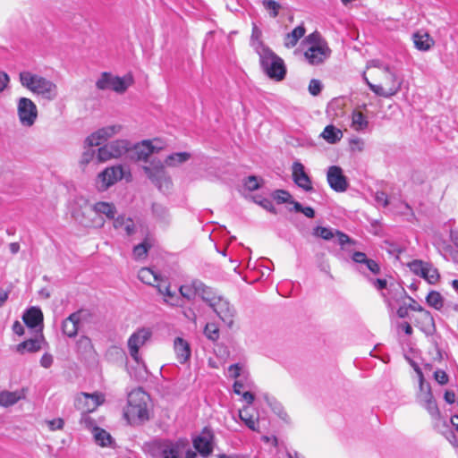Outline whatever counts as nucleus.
<instances>
[{
    "mask_svg": "<svg viewBox=\"0 0 458 458\" xmlns=\"http://www.w3.org/2000/svg\"><path fill=\"white\" fill-rule=\"evenodd\" d=\"M21 85L37 97L54 101L58 97V87L51 80L30 71H22L19 73Z\"/></svg>",
    "mask_w": 458,
    "mask_h": 458,
    "instance_id": "nucleus-1",
    "label": "nucleus"
},
{
    "mask_svg": "<svg viewBox=\"0 0 458 458\" xmlns=\"http://www.w3.org/2000/svg\"><path fill=\"white\" fill-rule=\"evenodd\" d=\"M253 49L259 57V64L263 72L275 81H282L286 73L284 60L279 57L262 41H254Z\"/></svg>",
    "mask_w": 458,
    "mask_h": 458,
    "instance_id": "nucleus-2",
    "label": "nucleus"
},
{
    "mask_svg": "<svg viewBox=\"0 0 458 458\" xmlns=\"http://www.w3.org/2000/svg\"><path fill=\"white\" fill-rule=\"evenodd\" d=\"M149 395L141 388H136L128 394V405L124 410V417L131 424L148 420Z\"/></svg>",
    "mask_w": 458,
    "mask_h": 458,
    "instance_id": "nucleus-3",
    "label": "nucleus"
},
{
    "mask_svg": "<svg viewBox=\"0 0 458 458\" xmlns=\"http://www.w3.org/2000/svg\"><path fill=\"white\" fill-rule=\"evenodd\" d=\"M368 68H377L382 72V74H386L387 78L390 80V83L388 87H383L381 84H374L371 83L366 77H364V81L377 96L389 98L394 95H396L401 88L403 81L397 78L395 72L390 68V66L380 60H371L368 63Z\"/></svg>",
    "mask_w": 458,
    "mask_h": 458,
    "instance_id": "nucleus-4",
    "label": "nucleus"
},
{
    "mask_svg": "<svg viewBox=\"0 0 458 458\" xmlns=\"http://www.w3.org/2000/svg\"><path fill=\"white\" fill-rule=\"evenodd\" d=\"M303 43L308 45L304 57L311 65L321 64L331 55L332 51L327 42L318 32L310 34Z\"/></svg>",
    "mask_w": 458,
    "mask_h": 458,
    "instance_id": "nucleus-5",
    "label": "nucleus"
},
{
    "mask_svg": "<svg viewBox=\"0 0 458 458\" xmlns=\"http://www.w3.org/2000/svg\"><path fill=\"white\" fill-rule=\"evenodd\" d=\"M206 302L216 316L228 327H232L236 316V310L224 296L218 294L214 289H210Z\"/></svg>",
    "mask_w": 458,
    "mask_h": 458,
    "instance_id": "nucleus-6",
    "label": "nucleus"
},
{
    "mask_svg": "<svg viewBox=\"0 0 458 458\" xmlns=\"http://www.w3.org/2000/svg\"><path fill=\"white\" fill-rule=\"evenodd\" d=\"M131 177V173L122 165H113L98 174L95 184L98 191H105L123 178L130 181Z\"/></svg>",
    "mask_w": 458,
    "mask_h": 458,
    "instance_id": "nucleus-7",
    "label": "nucleus"
},
{
    "mask_svg": "<svg viewBox=\"0 0 458 458\" xmlns=\"http://www.w3.org/2000/svg\"><path fill=\"white\" fill-rule=\"evenodd\" d=\"M148 179L162 191H168L172 187V181L167 175L164 163L160 160H151L143 166Z\"/></svg>",
    "mask_w": 458,
    "mask_h": 458,
    "instance_id": "nucleus-8",
    "label": "nucleus"
},
{
    "mask_svg": "<svg viewBox=\"0 0 458 458\" xmlns=\"http://www.w3.org/2000/svg\"><path fill=\"white\" fill-rule=\"evenodd\" d=\"M132 82L133 80L131 75L119 77L114 76L109 72H103L96 81V87L100 90L111 89L116 93L122 94L127 90Z\"/></svg>",
    "mask_w": 458,
    "mask_h": 458,
    "instance_id": "nucleus-9",
    "label": "nucleus"
},
{
    "mask_svg": "<svg viewBox=\"0 0 458 458\" xmlns=\"http://www.w3.org/2000/svg\"><path fill=\"white\" fill-rule=\"evenodd\" d=\"M131 148V143L127 140H113L97 151V159L100 163L116 159L123 156Z\"/></svg>",
    "mask_w": 458,
    "mask_h": 458,
    "instance_id": "nucleus-10",
    "label": "nucleus"
},
{
    "mask_svg": "<svg viewBox=\"0 0 458 458\" xmlns=\"http://www.w3.org/2000/svg\"><path fill=\"white\" fill-rule=\"evenodd\" d=\"M17 114L22 126L31 127L38 118V107L30 98L21 97L17 101Z\"/></svg>",
    "mask_w": 458,
    "mask_h": 458,
    "instance_id": "nucleus-11",
    "label": "nucleus"
},
{
    "mask_svg": "<svg viewBox=\"0 0 458 458\" xmlns=\"http://www.w3.org/2000/svg\"><path fill=\"white\" fill-rule=\"evenodd\" d=\"M152 336V331L147 327H141L137 329L133 334L131 335L127 341V346L131 357L137 362L140 363L141 360L140 355V349L150 340Z\"/></svg>",
    "mask_w": 458,
    "mask_h": 458,
    "instance_id": "nucleus-12",
    "label": "nucleus"
},
{
    "mask_svg": "<svg viewBox=\"0 0 458 458\" xmlns=\"http://www.w3.org/2000/svg\"><path fill=\"white\" fill-rule=\"evenodd\" d=\"M420 404L428 411V412L430 414L431 418L433 420H437L436 425H435L437 429L442 435H444L451 444L455 445V437H454V434L448 429L449 425H448L447 421L441 420L440 411H439V409L437 407V402L434 399V397L431 399H428V400L427 399L426 401L422 402Z\"/></svg>",
    "mask_w": 458,
    "mask_h": 458,
    "instance_id": "nucleus-13",
    "label": "nucleus"
},
{
    "mask_svg": "<svg viewBox=\"0 0 458 458\" xmlns=\"http://www.w3.org/2000/svg\"><path fill=\"white\" fill-rule=\"evenodd\" d=\"M122 130L123 126L118 123L102 127L88 136L85 140V144L89 148L99 146L109 139L120 134Z\"/></svg>",
    "mask_w": 458,
    "mask_h": 458,
    "instance_id": "nucleus-14",
    "label": "nucleus"
},
{
    "mask_svg": "<svg viewBox=\"0 0 458 458\" xmlns=\"http://www.w3.org/2000/svg\"><path fill=\"white\" fill-rule=\"evenodd\" d=\"M210 289V287L204 284L201 281L193 280L191 283H187L180 286V297L182 299L183 298L188 301H191L194 300L196 296H199L204 301Z\"/></svg>",
    "mask_w": 458,
    "mask_h": 458,
    "instance_id": "nucleus-15",
    "label": "nucleus"
},
{
    "mask_svg": "<svg viewBox=\"0 0 458 458\" xmlns=\"http://www.w3.org/2000/svg\"><path fill=\"white\" fill-rule=\"evenodd\" d=\"M409 266L414 274L421 276L430 284H437L440 278L438 270L429 263L414 260Z\"/></svg>",
    "mask_w": 458,
    "mask_h": 458,
    "instance_id": "nucleus-16",
    "label": "nucleus"
},
{
    "mask_svg": "<svg viewBox=\"0 0 458 458\" xmlns=\"http://www.w3.org/2000/svg\"><path fill=\"white\" fill-rule=\"evenodd\" d=\"M187 445L188 440L186 439L164 441L159 446L161 458H183Z\"/></svg>",
    "mask_w": 458,
    "mask_h": 458,
    "instance_id": "nucleus-17",
    "label": "nucleus"
},
{
    "mask_svg": "<svg viewBox=\"0 0 458 458\" xmlns=\"http://www.w3.org/2000/svg\"><path fill=\"white\" fill-rule=\"evenodd\" d=\"M104 401L105 396L101 393H81L76 399V406L84 413H89L94 411Z\"/></svg>",
    "mask_w": 458,
    "mask_h": 458,
    "instance_id": "nucleus-18",
    "label": "nucleus"
},
{
    "mask_svg": "<svg viewBox=\"0 0 458 458\" xmlns=\"http://www.w3.org/2000/svg\"><path fill=\"white\" fill-rule=\"evenodd\" d=\"M89 313L87 310H79L71 314L65 318L62 325L63 333L68 337H74L83 321L87 319Z\"/></svg>",
    "mask_w": 458,
    "mask_h": 458,
    "instance_id": "nucleus-19",
    "label": "nucleus"
},
{
    "mask_svg": "<svg viewBox=\"0 0 458 458\" xmlns=\"http://www.w3.org/2000/svg\"><path fill=\"white\" fill-rule=\"evenodd\" d=\"M327 180L329 186L337 192H344L348 188L347 179L340 166H330L327 173Z\"/></svg>",
    "mask_w": 458,
    "mask_h": 458,
    "instance_id": "nucleus-20",
    "label": "nucleus"
},
{
    "mask_svg": "<svg viewBox=\"0 0 458 458\" xmlns=\"http://www.w3.org/2000/svg\"><path fill=\"white\" fill-rule=\"evenodd\" d=\"M314 234L316 236H318V237H321L322 239L324 240H331L335 237H336V241L338 242L339 245L342 246V248H345V245L347 243H352V241L351 240V238L340 232V231H335L331 228H327V227H323V226H318L314 229Z\"/></svg>",
    "mask_w": 458,
    "mask_h": 458,
    "instance_id": "nucleus-21",
    "label": "nucleus"
},
{
    "mask_svg": "<svg viewBox=\"0 0 458 458\" xmlns=\"http://www.w3.org/2000/svg\"><path fill=\"white\" fill-rule=\"evenodd\" d=\"M195 449L204 457L208 456L213 451V435L210 430L205 429L194 441Z\"/></svg>",
    "mask_w": 458,
    "mask_h": 458,
    "instance_id": "nucleus-22",
    "label": "nucleus"
},
{
    "mask_svg": "<svg viewBox=\"0 0 458 458\" xmlns=\"http://www.w3.org/2000/svg\"><path fill=\"white\" fill-rule=\"evenodd\" d=\"M292 170L294 182L305 191H311L313 190L311 180L305 172L303 165L300 162H294Z\"/></svg>",
    "mask_w": 458,
    "mask_h": 458,
    "instance_id": "nucleus-23",
    "label": "nucleus"
},
{
    "mask_svg": "<svg viewBox=\"0 0 458 458\" xmlns=\"http://www.w3.org/2000/svg\"><path fill=\"white\" fill-rule=\"evenodd\" d=\"M158 292L164 296V301L171 306L182 307L184 305L182 299L176 294L175 292H172L170 285L163 280L160 284H157Z\"/></svg>",
    "mask_w": 458,
    "mask_h": 458,
    "instance_id": "nucleus-24",
    "label": "nucleus"
},
{
    "mask_svg": "<svg viewBox=\"0 0 458 458\" xmlns=\"http://www.w3.org/2000/svg\"><path fill=\"white\" fill-rule=\"evenodd\" d=\"M174 350L176 359L181 364H184L191 357V350L190 344L182 337L174 340Z\"/></svg>",
    "mask_w": 458,
    "mask_h": 458,
    "instance_id": "nucleus-25",
    "label": "nucleus"
},
{
    "mask_svg": "<svg viewBox=\"0 0 458 458\" xmlns=\"http://www.w3.org/2000/svg\"><path fill=\"white\" fill-rule=\"evenodd\" d=\"M156 148L152 141L143 140L133 147V157L139 161H147Z\"/></svg>",
    "mask_w": 458,
    "mask_h": 458,
    "instance_id": "nucleus-26",
    "label": "nucleus"
},
{
    "mask_svg": "<svg viewBox=\"0 0 458 458\" xmlns=\"http://www.w3.org/2000/svg\"><path fill=\"white\" fill-rule=\"evenodd\" d=\"M415 47L420 51H428L435 44L432 37L426 31L420 30L412 35Z\"/></svg>",
    "mask_w": 458,
    "mask_h": 458,
    "instance_id": "nucleus-27",
    "label": "nucleus"
},
{
    "mask_svg": "<svg viewBox=\"0 0 458 458\" xmlns=\"http://www.w3.org/2000/svg\"><path fill=\"white\" fill-rule=\"evenodd\" d=\"M90 210L96 215L105 216L107 219H114L117 213L116 208L113 203L99 201L90 206Z\"/></svg>",
    "mask_w": 458,
    "mask_h": 458,
    "instance_id": "nucleus-28",
    "label": "nucleus"
},
{
    "mask_svg": "<svg viewBox=\"0 0 458 458\" xmlns=\"http://www.w3.org/2000/svg\"><path fill=\"white\" fill-rule=\"evenodd\" d=\"M417 326L426 335H433L436 331L435 321L429 311L425 310L416 318Z\"/></svg>",
    "mask_w": 458,
    "mask_h": 458,
    "instance_id": "nucleus-29",
    "label": "nucleus"
},
{
    "mask_svg": "<svg viewBox=\"0 0 458 458\" xmlns=\"http://www.w3.org/2000/svg\"><path fill=\"white\" fill-rule=\"evenodd\" d=\"M22 319L27 327L34 328L42 325L43 314L40 309L31 307L24 313Z\"/></svg>",
    "mask_w": 458,
    "mask_h": 458,
    "instance_id": "nucleus-30",
    "label": "nucleus"
},
{
    "mask_svg": "<svg viewBox=\"0 0 458 458\" xmlns=\"http://www.w3.org/2000/svg\"><path fill=\"white\" fill-rule=\"evenodd\" d=\"M138 277L142 283L156 287L157 284L163 282V278L160 275L148 267H142L139 271Z\"/></svg>",
    "mask_w": 458,
    "mask_h": 458,
    "instance_id": "nucleus-31",
    "label": "nucleus"
},
{
    "mask_svg": "<svg viewBox=\"0 0 458 458\" xmlns=\"http://www.w3.org/2000/svg\"><path fill=\"white\" fill-rule=\"evenodd\" d=\"M417 374H418V377H419V388H420V392L418 394V401L420 403H421L422 402L426 401L427 399H431L433 398V394H432V391H431V386L428 383H426L425 380H424V376H423V373L422 371L417 368L415 369Z\"/></svg>",
    "mask_w": 458,
    "mask_h": 458,
    "instance_id": "nucleus-32",
    "label": "nucleus"
},
{
    "mask_svg": "<svg viewBox=\"0 0 458 458\" xmlns=\"http://www.w3.org/2000/svg\"><path fill=\"white\" fill-rule=\"evenodd\" d=\"M114 227L124 232L128 236L134 234L136 232V226L132 219L123 216H119L114 220Z\"/></svg>",
    "mask_w": 458,
    "mask_h": 458,
    "instance_id": "nucleus-33",
    "label": "nucleus"
},
{
    "mask_svg": "<svg viewBox=\"0 0 458 458\" xmlns=\"http://www.w3.org/2000/svg\"><path fill=\"white\" fill-rule=\"evenodd\" d=\"M306 30L303 24L294 28L290 33H287L284 39V45L287 48L295 47L300 38L305 35Z\"/></svg>",
    "mask_w": 458,
    "mask_h": 458,
    "instance_id": "nucleus-34",
    "label": "nucleus"
},
{
    "mask_svg": "<svg viewBox=\"0 0 458 458\" xmlns=\"http://www.w3.org/2000/svg\"><path fill=\"white\" fill-rule=\"evenodd\" d=\"M43 342V335H40L34 339H30L19 344L16 350L20 353L36 352L41 349V343Z\"/></svg>",
    "mask_w": 458,
    "mask_h": 458,
    "instance_id": "nucleus-35",
    "label": "nucleus"
},
{
    "mask_svg": "<svg viewBox=\"0 0 458 458\" xmlns=\"http://www.w3.org/2000/svg\"><path fill=\"white\" fill-rule=\"evenodd\" d=\"M320 136L329 144H335L339 142L344 133L343 131L336 128L335 126L329 124L325 127L324 131L321 132Z\"/></svg>",
    "mask_w": 458,
    "mask_h": 458,
    "instance_id": "nucleus-36",
    "label": "nucleus"
},
{
    "mask_svg": "<svg viewBox=\"0 0 458 458\" xmlns=\"http://www.w3.org/2000/svg\"><path fill=\"white\" fill-rule=\"evenodd\" d=\"M77 352L84 357H90L94 353L91 340L85 335L81 336L76 343Z\"/></svg>",
    "mask_w": 458,
    "mask_h": 458,
    "instance_id": "nucleus-37",
    "label": "nucleus"
},
{
    "mask_svg": "<svg viewBox=\"0 0 458 458\" xmlns=\"http://www.w3.org/2000/svg\"><path fill=\"white\" fill-rule=\"evenodd\" d=\"M191 157L188 152H178L169 155L165 159V165L169 167H176L188 161Z\"/></svg>",
    "mask_w": 458,
    "mask_h": 458,
    "instance_id": "nucleus-38",
    "label": "nucleus"
},
{
    "mask_svg": "<svg viewBox=\"0 0 458 458\" xmlns=\"http://www.w3.org/2000/svg\"><path fill=\"white\" fill-rule=\"evenodd\" d=\"M352 128L356 131H365L369 126L367 117L360 111H353L352 114Z\"/></svg>",
    "mask_w": 458,
    "mask_h": 458,
    "instance_id": "nucleus-39",
    "label": "nucleus"
},
{
    "mask_svg": "<svg viewBox=\"0 0 458 458\" xmlns=\"http://www.w3.org/2000/svg\"><path fill=\"white\" fill-rule=\"evenodd\" d=\"M95 442L100 446H109L112 444L111 435L103 428L95 427L92 430Z\"/></svg>",
    "mask_w": 458,
    "mask_h": 458,
    "instance_id": "nucleus-40",
    "label": "nucleus"
},
{
    "mask_svg": "<svg viewBox=\"0 0 458 458\" xmlns=\"http://www.w3.org/2000/svg\"><path fill=\"white\" fill-rule=\"evenodd\" d=\"M239 416L249 428L254 431L258 430V419L250 412V408L249 406L241 410Z\"/></svg>",
    "mask_w": 458,
    "mask_h": 458,
    "instance_id": "nucleus-41",
    "label": "nucleus"
},
{
    "mask_svg": "<svg viewBox=\"0 0 458 458\" xmlns=\"http://www.w3.org/2000/svg\"><path fill=\"white\" fill-rule=\"evenodd\" d=\"M21 398L22 394L20 392L3 391L0 393V405L8 407L15 404Z\"/></svg>",
    "mask_w": 458,
    "mask_h": 458,
    "instance_id": "nucleus-42",
    "label": "nucleus"
},
{
    "mask_svg": "<svg viewBox=\"0 0 458 458\" xmlns=\"http://www.w3.org/2000/svg\"><path fill=\"white\" fill-rule=\"evenodd\" d=\"M427 303L435 308L436 310H440L444 305L443 297L438 292L431 291L427 298Z\"/></svg>",
    "mask_w": 458,
    "mask_h": 458,
    "instance_id": "nucleus-43",
    "label": "nucleus"
},
{
    "mask_svg": "<svg viewBox=\"0 0 458 458\" xmlns=\"http://www.w3.org/2000/svg\"><path fill=\"white\" fill-rule=\"evenodd\" d=\"M205 336L215 342L219 338V328L216 323H208L204 328Z\"/></svg>",
    "mask_w": 458,
    "mask_h": 458,
    "instance_id": "nucleus-44",
    "label": "nucleus"
},
{
    "mask_svg": "<svg viewBox=\"0 0 458 458\" xmlns=\"http://www.w3.org/2000/svg\"><path fill=\"white\" fill-rule=\"evenodd\" d=\"M149 248H150V244H148L146 241L136 245L132 250L134 259H145Z\"/></svg>",
    "mask_w": 458,
    "mask_h": 458,
    "instance_id": "nucleus-45",
    "label": "nucleus"
},
{
    "mask_svg": "<svg viewBox=\"0 0 458 458\" xmlns=\"http://www.w3.org/2000/svg\"><path fill=\"white\" fill-rule=\"evenodd\" d=\"M272 196L279 204L289 203L292 201L293 198L292 195L284 190H276L273 192Z\"/></svg>",
    "mask_w": 458,
    "mask_h": 458,
    "instance_id": "nucleus-46",
    "label": "nucleus"
},
{
    "mask_svg": "<svg viewBox=\"0 0 458 458\" xmlns=\"http://www.w3.org/2000/svg\"><path fill=\"white\" fill-rule=\"evenodd\" d=\"M349 148L352 152H362L365 148V141L358 137L349 140Z\"/></svg>",
    "mask_w": 458,
    "mask_h": 458,
    "instance_id": "nucleus-47",
    "label": "nucleus"
},
{
    "mask_svg": "<svg viewBox=\"0 0 458 458\" xmlns=\"http://www.w3.org/2000/svg\"><path fill=\"white\" fill-rule=\"evenodd\" d=\"M263 6L272 17H276L280 9V4L274 0H263Z\"/></svg>",
    "mask_w": 458,
    "mask_h": 458,
    "instance_id": "nucleus-48",
    "label": "nucleus"
},
{
    "mask_svg": "<svg viewBox=\"0 0 458 458\" xmlns=\"http://www.w3.org/2000/svg\"><path fill=\"white\" fill-rule=\"evenodd\" d=\"M244 186L250 191L258 190L260 187V179L255 175H250L244 180Z\"/></svg>",
    "mask_w": 458,
    "mask_h": 458,
    "instance_id": "nucleus-49",
    "label": "nucleus"
},
{
    "mask_svg": "<svg viewBox=\"0 0 458 458\" xmlns=\"http://www.w3.org/2000/svg\"><path fill=\"white\" fill-rule=\"evenodd\" d=\"M96 156V150L92 148H88L82 153L80 162L81 165H88L91 161H93Z\"/></svg>",
    "mask_w": 458,
    "mask_h": 458,
    "instance_id": "nucleus-50",
    "label": "nucleus"
},
{
    "mask_svg": "<svg viewBox=\"0 0 458 458\" xmlns=\"http://www.w3.org/2000/svg\"><path fill=\"white\" fill-rule=\"evenodd\" d=\"M322 89V83L320 81L312 79L309 84V92L312 96H318Z\"/></svg>",
    "mask_w": 458,
    "mask_h": 458,
    "instance_id": "nucleus-51",
    "label": "nucleus"
},
{
    "mask_svg": "<svg viewBox=\"0 0 458 458\" xmlns=\"http://www.w3.org/2000/svg\"><path fill=\"white\" fill-rule=\"evenodd\" d=\"M434 378L441 386H444L448 382V376L445 371L442 369H437L434 372Z\"/></svg>",
    "mask_w": 458,
    "mask_h": 458,
    "instance_id": "nucleus-52",
    "label": "nucleus"
},
{
    "mask_svg": "<svg viewBox=\"0 0 458 458\" xmlns=\"http://www.w3.org/2000/svg\"><path fill=\"white\" fill-rule=\"evenodd\" d=\"M47 423L48 425L49 429L52 431L62 429L64 424V420L60 418L54 419L52 420H47Z\"/></svg>",
    "mask_w": 458,
    "mask_h": 458,
    "instance_id": "nucleus-53",
    "label": "nucleus"
},
{
    "mask_svg": "<svg viewBox=\"0 0 458 458\" xmlns=\"http://www.w3.org/2000/svg\"><path fill=\"white\" fill-rule=\"evenodd\" d=\"M255 202L258 203L259 205H260L266 210H267L273 214L276 213L273 203L269 199H263L260 200L255 199Z\"/></svg>",
    "mask_w": 458,
    "mask_h": 458,
    "instance_id": "nucleus-54",
    "label": "nucleus"
},
{
    "mask_svg": "<svg viewBox=\"0 0 458 458\" xmlns=\"http://www.w3.org/2000/svg\"><path fill=\"white\" fill-rule=\"evenodd\" d=\"M375 200L377 205L386 207L388 205L387 195L383 191H377L375 194Z\"/></svg>",
    "mask_w": 458,
    "mask_h": 458,
    "instance_id": "nucleus-55",
    "label": "nucleus"
},
{
    "mask_svg": "<svg viewBox=\"0 0 458 458\" xmlns=\"http://www.w3.org/2000/svg\"><path fill=\"white\" fill-rule=\"evenodd\" d=\"M53 361V356L49 353H45L40 359V365L45 369H48L52 366Z\"/></svg>",
    "mask_w": 458,
    "mask_h": 458,
    "instance_id": "nucleus-56",
    "label": "nucleus"
},
{
    "mask_svg": "<svg viewBox=\"0 0 458 458\" xmlns=\"http://www.w3.org/2000/svg\"><path fill=\"white\" fill-rule=\"evenodd\" d=\"M364 264L366 265L367 268L369 271H371L373 274H378L379 273L380 267H379L378 264L375 260L368 259L367 261H365Z\"/></svg>",
    "mask_w": 458,
    "mask_h": 458,
    "instance_id": "nucleus-57",
    "label": "nucleus"
},
{
    "mask_svg": "<svg viewBox=\"0 0 458 458\" xmlns=\"http://www.w3.org/2000/svg\"><path fill=\"white\" fill-rule=\"evenodd\" d=\"M9 81V75L4 72H0V93L7 88Z\"/></svg>",
    "mask_w": 458,
    "mask_h": 458,
    "instance_id": "nucleus-58",
    "label": "nucleus"
},
{
    "mask_svg": "<svg viewBox=\"0 0 458 458\" xmlns=\"http://www.w3.org/2000/svg\"><path fill=\"white\" fill-rule=\"evenodd\" d=\"M242 368L239 364H233L228 369V373L231 377L237 378L241 376Z\"/></svg>",
    "mask_w": 458,
    "mask_h": 458,
    "instance_id": "nucleus-59",
    "label": "nucleus"
},
{
    "mask_svg": "<svg viewBox=\"0 0 458 458\" xmlns=\"http://www.w3.org/2000/svg\"><path fill=\"white\" fill-rule=\"evenodd\" d=\"M152 210H153V213L160 217V218H163L165 217V214H166V209L165 208H164L163 206L161 205H158V204H155L153 205L152 207Z\"/></svg>",
    "mask_w": 458,
    "mask_h": 458,
    "instance_id": "nucleus-60",
    "label": "nucleus"
},
{
    "mask_svg": "<svg viewBox=\"0 0 458 458\" xmlns=\"http://www.w3.org/2000/svg\"><path fill=\"white\" fill-rule=\"evenodd\" d=\"M352 259L356 263L364 264L367 261L368 258L365 253L360 251H356L352 255Z\"/></svg>",
    "mask_w": 458,
    "mask_h": 458,
    "instance_id": "nucleus-61",
    "label": "nucleus"
},
{
    "mask_svg": "<svg viewBox=\"0 0 458 458\" xmlns=\"http://www.w3.org/2000/svg\"><path fill=\"white\" fill-rule=\"evenodd\" d=\"M372 284L377 290H383L386 287L387 282L386 279H376L372 281Z\"/></svg>",
    "mask_w": 458,
    "mask_h": 458,
    "instance_id": "nucleus-62",
    "label": "nucleus"
},
{
    "mask_svg": "<svg viewBox=\"0 0 458 458\" xmlns=\"http://www.w3.org/2000/svg\"><path fill=\"white\" fill-rule=\"evenodd\" d=\"M444 399L447 403L452 404L455 402V394L453 391L447 390L444 394Z\"/></svg>",
    "mask_w": 458,
    "mask_h": 458,
    "instance_id": "nucleus-63",
    "label": "nucleus"
},
{
    "mask_svg": "<svg viewBox=\"0 0 458 458\" xmlns=\"http://www.w3.org/2000/svg\"><path fill=\"white\" fill-rule=\"evenodd\" d=\"M244 387H245V385L242 379L236 380L233 384V391L237 394H241L242 389H243Z\"/></svg>",
    "mask_w": 458,
    "mask_h": 458,
    "instance_id": "nucleus-64",
    "label": "nucleus"
}]
</instances>
